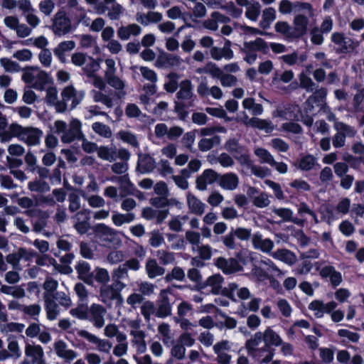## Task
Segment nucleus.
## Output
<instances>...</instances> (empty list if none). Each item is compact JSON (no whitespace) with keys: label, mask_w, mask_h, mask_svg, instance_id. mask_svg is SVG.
I'll list each match as a JSON object with an SVG mask.
<instances>
[{"label":"nucleus","mask_w":364,"mask_h":364,"mask_svg":"<svg viewBox=\"0 0 364 364\" xmlns=\"http://www.w3.org/2000/svg\"><path fill=\"white\" fill-rule=\"evenodd\" d=\"M156 257L160 262L164 265L171 264L175 260V256L173 252L160 250L156 252Z\"/></svg>","instance_id":"61"},{"label":"nucleus","mask_w":364,"mask_h":364,"mask_svg":"<svg viewBox=\"0 0 364 364\" xmlns=\"http://www.w3.org/2000/svg\"><path fill=\"white\" fill-rule=\"evenodd\" d=\"M275 9L272 7L267 8L262 12V19L259 22V26L262 28L267 29L270 26L271 23L275 20Z\"/></svg>","instance_id":"38"},{"label":"nucleus","mask_w":364,"mask_h":364,"mask_svg":"<svg viewBox=\"0 0 364 364\" xmlns=\"http://www.w3.org/2000/svg\"><path fill=\"white\" fill-rule=\"evenodd\" d=\"M28 188L33 192L46 193L50 190V186L44 181L35 180L28 183Z\"/></svg>","instance_id":"56"},{"label":"nucleus","mask_w":364,"mask_h":364,"mask_svg":"<svg viewBox=\"0 0 364 364\" xmlns=\"http://www.w3.org/2000/svg\"><path fill=\"white\" fill-rule=\"evenodd\" d=\"M25 328V325L21 323L10 322L0 325V331L2 333L8 335L10 333H22Z\"/></svg>","instance_id":"44"},{"label":"nucleus","mask_w":364,"mask_h":364,"mask_svg":"<svg viewBox=\"0 0 364 364\" xmlns=\"http://www.w3.org/2000/svg\"><path fill=\"white\" fill-rule=\"evenodd\" d=\"M95 232L98 238L105 242H111L116 237V231L103 223L97 225Z\"/></svg>","instance_id":"30"},{"label":"nucleus","mask_w":364,"mask_h":364,"mask_svg":"<svg viewBox=\"0 0 364 364\" xmlns=\"http://www.w3.org/2000/svg\"><path fill=\"white\" fill-rule=\"evenodd\" d=\"M107 311L105 307L98 304H92L88 309V318L97 328H101L105 323V316Z\"/></svg>","instance_id":"11"},{"label":"nucleus","mask_w":364,"mask_h":364,"mask_svg":"<svg viewBox=\"0 0 364 364\" xmlns=\"http://www.w3.org/2000/svg\"><path fill=\"white\" fill-rule=\"evenodd\" d=\"M316 162V159L314 156L306 155L298 161V167L302 171H310L314 167Z\"/></svg>","instance_id":"53"},{"label":"nucleus","mask_w":364,"mask_h":364,"mask_svg":"<svg viewBox=\"0 0 364 364\" xmlns=\"http://www.w3.org/2000/svg\"><path fill=\"white\" fill-rule=\"evenodd\" d=\"M242 105L244 109L251 111L253 115H260L263 112V107L260 104L255 102L252 97H247L243 100Z\"/></svg>","instance_id":"41"},{"label":"nucleus","mask_w":364,"mask_h":364,"mask_svg":"<svg viewBox=\"0 0 364 364\" xmlns=\"http://www.w3.org/2000/svg\"><path fill=\"white\" fill-rule=\"evenodd\" d=\"M77 334L89 342L95 344L97 350L101 353H109L112 349V344L110 341L106 339H101L87 331L80 330Z\"/></svg>","instance_id":"13"},{"label":"nucleus","mask_w":364,"mask_h":364,"mask_svg":"<svg viewBox=\"0 0 364 364\" xmlns=\"http://www.w3.org/2000/svg\"><path fill=\"white\" fill-rule=\"evenodd\" d=\"M235 159L237 161L242 168L245 170H250L254 165L252 161L250 159L249 151L247 149H245L239 154L235 155Z\"/></svg>","instance_id":"45"},{"label":"nucleus","mask_w":364,"mask_h":364,"mask_svg":"<svg viewBox=\"0 0 364 364\" xmlns=\"http://www.w3.org/2000/svg\"><path fill=\"white\" fill-rule=\"evenodd\" d=\"M228 290L231 294H235L241 300H247L251 296L250 291L247 287H240L235 283L229 284Z\"/></svg>","instance_id":"40"},{"label":"nucleus","mask_w":364,"mask_h":364,"mask_svg":"<svg viewBox=\"0 0 364 364\" xmlns=\"http://www.w3.org/2000/svg\"><path fill=\"white\" fill-rule=\"evenodd\" d=\"M245 123L247 126L264 130L267 133H269L275 129L274 125L270 120L262 119L257 117H252L250 119L247 118Z\"/></svg>","instance_id":"29"},{"label":"nucleus","mask_w":364,"mask_h":364,"mask_svg":"<svg viewBox=\"0 0 364 364\" xmlns=\"http://www.w3.org/2000/svg\"><path fill=\"white\" fill-rule=\"evenodd\" d=\"M54 350L59 358L67 361L73 360L77 356V353L68 348V345L63 341H58L54 343Z\"/></svg>","instance_id":"25"},{"label":"nucleus","mask_w":364,"mask_h":364,"mask_svg":"<svg viewBox=\"0 0 364 364\" xmlns=\"http://www.w3.org/2000/svg\"><path fill=\"white\" fill-rule=\"evenodd\" d=\"M186 202L188 210L191 213L198 215L204 213L205 204L190 192L186 193Z\"/></svg>","instance_id":"26"},{"label":"nucleus","mask_w":364,"mask_h":364,"mask_svg":"<svg viewBox=\"0 0 364 364\" xmlns=\"http://www.w3.org/2000/svg\"><path fill=\"white\" fill-rule=\"evenodd\" d=\"M92 129L96 134L105 138H110L112 135L109 127L101 122L93 123Z\"/></svg>","instance_id":"57"},{"label":"nucleus","mask_w":364,"mask_h":364,"mask_svg":"<svg viewBox=\"0 0 364 364\" xmlns=\"http://www.w3.org/2000/svg\"><path fill=\"white\" fill-rule=\"evenodd\" d=\"M300 87L305 89L307 92H313L316 86L309 77L308 73L301 72L299 75Z\"/></svg>","instance_id":"55"},{"label":"nucleus","mask_w":364,"mask_h":364,"mask_svg":"<svg viewBox=\"0 0 364 364\" xmlns=\"http://www.w3.org/2000/svg\"><path fill=\"white\" fill-rule=\"evenodd\" d=\"M261 6L258 2H250L246 7L245 17L250 21H256L260 14Z\"/></svg>","instance_id":"48"},{"label":"nucleus","mask_w":364,"mask_h":364,"mask_svg":"<svg viewBox=\"0 0 364 364\" xmlns=\"http://www.w3.org/2000/svg\"><path fill=\"white\" fill-rule=\"evenodd\" d=\"M225 149L235 156L247 148L245 146L241 145L237 139H230L225 142Z\"/></svg>","instance_id":"50"},{"label":"nucleus","mask_w":364,"mask_h":364,"mask_svg":"<svg viewBox=\"0 0 364 364\" xmlns=\"http://www.w3.org/2000/svg\"><path fill=\"white\" fill-rule=\"evenodd\" d=\"M78 277L87 284L92 282V273L90 264L86 262H80L75 267Z\"/></svg>","instance_id":"35"},{"label":"nucleus","mask_w":364,"mask_h":364,"mask_svg":"<svg viewBox=\"0 0 364 364\" xmlns=\"http://www.w3.org/2000/svg\"><path fill=\"white\" fill-rule=\"evenodd\" d=\"M52 30L58 36L65 35L71 31V22L64 12L59 11L55 14Z\"/></svg>","instance_id":"10"},{"label":"nucleus","mask_w":364,"mask_h":364,"mask_svg":"<svg viewBox=\"0 0 364 364\" xmlns=\"http://www.w3.org/2000/svg\"><path fill=\"white\" fill-rule=\"evenodd\" d=\"M126 284L120 281H115L112 284H103L100 289V298L105 304H110L113 300L122 299L121 291Z\"/></svg>","instance_id":"5"},{"label":"nucleus","mask_w":364,"mask_h":364,"mask_svg":"<svg viewBox=\"0 0 364 364\" xmlns=\"http://www.w3.org/2000/svg\"><path fill=\"white\" fill-rule=\"evenodd\" d=\"M95 11L97 14H104L107 11V15L110 20H118L124 12V8L118 3L109 7L100 4L95 7Z\"/></svg>","instance_id":"16"},{"label":"nucleus","mask_w":364,"mask_h":364,"mask_svg":"<svg viewBox=\"0 0 364 364\" xmlns=\"http://www.w3.org/2000/svg\"><path fill=\"white\" fill-rule=\"evenodd\" d=\"M26 360L22 364L31 363V364H46L44 351L40 345L27 343L25 346Z\"/></svg>","instance_id":"7"},{"label":"nucleus","mask_w":364,"mask_h":364,"mask_svg":"<svg viewBox=\"0 0 364 364\" xmlns=\"http://www.w3.org/2000/svg\"><path fill=\"white\" fill-rule=\"evenodd\" d=\"M98 156L106 161H114L117 154L114 148L107 147V146H101L97 151Z\"/></svg>","instance_id":"54"},{"label":"nucleus","mask_w":364,"mask_h":364,"mask_svg":"<svg viewBox=\"0 0 364 364\" xmlns=\"http://www.w3.org/2000/svg\"><path fill=\"white\" fill-rule=\"evenodd\" d=\"M0 64L6 72L16 73L20 69L19 65L16 62L6 58H1Z\"/></svg>","instance_id":"64"},{"label":"nucleus","mask_w":364,"mask_h":364,"mask_svg":"<svg viewBox=\"0 0 364 364\" xmlns=\"http://www.w3.org/2000/svg\"><path fill=\"white\" fill-rule=\"evenodd\" d=\"M220 176L212 169L205 170L203 174L196 180V188L200 191L207 189L208 185L219 181Z\"/></svg>","instance_id":"19"},{"label":"nucleus","mask_w":364,"mask_h":364,"mask_svg":"<svg viewBox=\"0 0 364 364\" xmlns=\"http://www.w3.org/2000/svg\"><path fill=\"white\" fill-rule=\"evenodd\" d=\"M277 306L284 317H289L292 313V308L289 302L284 299H279L277 301Z\"/></svg>","instance_id":"62"},{"label":"nucleus","mask_w":364,"mask_h":364,"mask_svg":"<svg viewBox=\"0 0 364 364\" xmlns=\"http://www.w3.org/2000/svg\"><path fill=\"white\" fill-rule=\"evenodd\" d=\"M311 18L306 11L296 12L293 21V31L295 38L304 35L307 31V26Z\"/></svg>","instance_id":"14"},{"label":"nucleus","mask_w":364,"mask_h":364,"mask_svg":"<svg viewBox=\"0 0 364 364\" xmlns=\"http://www.w3.org/2000/svg\"><path fill=\"white\" fill-rule=\"evenodd\" d=\"M338 304L336 301H331L324 303L321 300L316 299L309 304V309L314 313L317 318H323L325 314H329L336 309Z\"/></svg>","instance_id":"9"},{"label":"nucleus","mask_w":364,"mask_h":364,"mask_svg":"<svg viewBox=\"0 0 364 364\" xmlns=\"http://www.w3.org/2000/svg\"><path fill=\"white\" fill-rule=\"evenodd\" d=\"M179 88L180 90L176 94L178 99L188 100L191 98L193 95V87L190 80H184L181 81L179 85Z\"/></svg>","instance_id":"39"},{"label":"nucleus","mask_w":364,"mask_h":364,"mask_svg":"<svg viewBox=\"0 0 364 364\" xmlns=\"http://www.w3.org/2000/svg\"><path fill=\"white\" fill-rule=\"evenodd\" d=\"M320 275L324 278L329 277L331 284L334 287L338 286L343 280L341 274L332 266L323 267L320 271Z\"/></svg>","instance_id":"31"},{"label":"nucleus","mask_w":364,"mask_h":364,"mask_svg":"<svg viewBox=\"0 0 364 364\" xmlns=\"http://www.w3.org/2000/svg\"><path fill=\"white\" fill-rule=\"evenodd\" d=\"M223 283V277L219 274H216L209 277L203 284L202 287H209L211 288V292L213 294H218L220 291Z\"/></svg>","instance_id":"36"},{"label":"nucleus","mask_w":364,"mask_h":364,"mask_svg":"<svg viewBox=\"0 0 364 364\" xmlns=\"http://www.w3.org/2000/svg\"><path fill=\"white\" fill-rule=\"evenodd\" d=\"M73 227L80 234H85L90 229V210L83 209L77 212L73 217Z\"/></svg>","instance_id":"12"},{"label":"nucleus","mask_w":364,"mask_h":364,"mask_svg":"<svg viewBox=\"0 0 364 364\" xmlns=\"http://www.w3.org/2000/svg\"><path fill=\"white\" fill-rule=\"evenodd\" d=\"M235 159L237 161L242 168L245 170H250L254 165L252 161L250 159L249 151L247 149H245L239 154L235 155Z\"/></svg>","instance_id":"46"},{"label":"nucleus","mask_w":364,"mask_h":364,"mask_svg":"<svg viewBox=\"0 0 364 364\" xmlns=\"http://www.w3.org/2000/svg\"><path fill=\"white\" fill-rule=\"evenodd\" d=\"M63 101L72 100V107H75L84 98L83 91H77L73 86L66 87L61 93Z\"/></svg>","instance_id":"20"},{"label":"nucleus","mask_w":364,"mask_h":364,"mask_svg":"<svg viewBox=\"0 0 364 364\" xmlns=\"http://www.w3.org/2000/svg\"><path fill=\"white\" fill-rule=\"evenodd\" d=\"M6 342L7 350L11 355V358H20L21 356V350L16 337L12 335H9L6 338Z\"/></svg>","instance_id":"37"},{"label":"nucleus","mask_w":364,"mask_h":364,"mask_svg":"<svg viewBox=\"0 0 364 364\" xmlns=\"http://www.w3.org/2000/svg\"><path fill=\"white\" fill-rule=\"evenodd\" d=\"M271 256L279 261L291 266L297 261L296 255L287 249H278L275 252L271 253Z\"/></svg>","instance_id":"27"},{"label":"nucleus","mask_w":364,"mask_h":364,"mask_svg":"<svg viewBox=\"0 0 364 364\" xmlns=\"http://www.w3.org/2000/svg\"><path fill=\"white\" fill-rule=\"evenodd\" d=\"M268 50V44L261 38L245 42L242 48V53L245 55L244 60L250 65L256 61L257 58V52L267 53Z\"/></svg>","instance_id":"3"},{"label":"nucleus","mask_w":364,"mask_h":364,"mask_svg":"<svg viewBox=\"0 0 364 364\" xmlns=\"http://www.w3.org/2000/svg\"><path fill=\"white\" fill-rule=\"evenodd\" d=\"M254 153L259 159L261 163L269 165L274 164V156L267 149L257 148L255 149Z\"/></svg>","instance_id":"59"},{"label":"nucleus","mask_w":364,"mask_h":364,"mask_svg":"<svg viewBox=\"0 0 364 364\" xmlns=\"http://www.w3.org/2000/svg\"><path fill=\"white\" fill-rule=\"evenodd\" d=\"M75 47L73 41H65L60 43L53 50V53L60 61L64 62L65 60V53L72 50Z\"/></svg>","instance_id":"33"},{"label":"nucleus","mask_w":364,"mask_h":364,"mask_svg":"<svg viewBox=\"0 0 364 364\" xmlns=\"http://www.w3.org/2000/svg\"><path fill=\"white\" fill-rule=\"evenodd\" d=\"M91 95L95 102H101L107 107L113 106L112 99L109 96L96 90H92Z\"/></svg>","instance_id":"58"},{"label":"nucleus","mask_w":364,"mask_h":364,"mask_svg":"<svg viewBox=\"0 0 364 364\" xmlns=\"http://www.w3.org/2000/svg\"><path fill=\"white\" fill-rule=\"evenodd\" d=\"M145 269L150 279H154L165 273V269L159 266L157 262L154 259H149L146 261Z\"/></svg>","instance_id":"34"},{"label":"nucleus","mask_w":364,"mask_h":364,"mask_svg":"<svg viewBox=\"0 0 364 364\" xmlns=\"http://www.w3.org/2000/svg\"><path fill=\"white\" fill-rule=\"evenodd\" d=\"M43 299L45 301V310L48 319L53 321L56 319L60 314V309L58 305L54 301L53 295L49 293L43 294Z\"/></svg>","instance_id":"21"},{"label":"nucleus","mask_w":364,"mask_h":364,"mask_svg":"<svg viewBox=\"0 0 364 364\" xmlns=\"http://www.w3.org/2000/svg\"><path fill=\"white\" fill-rule=\"evenodd\" d=\"M331 40L338 47L340 52L344 53L352 52L358 46L357 41L340 32L333 33Z\"/></svg>","instance_id":"8"},{"label":"nucleus","mask_w":364,"mask_h":364,"mask_svg":"<svg viewBox=\"0 0 364 364\" xmlns=\"http://www.w3.org/2000/svg\"><path fill=\"white\" fill-rule=\"evenodd\" d=\"M187 215H174L172 216L168 221V227L170 230L175 232H181L182 230L183 225L188 220Z\"/></svg>","instance_id":"47"},{"label":"nucleus","mask_w":364,"mask_h":364,"mask_svg":"<svg viewBox=\"0 0 364 364\" xmlns=\"http://www.w3.org/2000/svg\"><path fill=\"white\" fill-rule=\"evenodd\" d=\"M24 82L31 84L37 90H43L49 82L50 77L47 73L37 67L28 68L22 77Z\"/></svg>","instance_id":"4"},{"label":"nucleus","mask_w":364,"mask_h":364,"mask_svg":"<svg viewBox=\"0 0 364 364\" xmlns=\"http://www.w3.org/2000/svg\"><path fill=\"white\" fill-rule=\"evenodd\" d=\"M333 127L335 130L346 137H353L356 134V130L353 127L341 122H336Z\"/></svg>","instance_id":"43"},{"label":"nucleus","mask_w":364,"mask_h":364,"mask_svg":"<svg viewBox=\"0 0 364 364\" xmlns=\"http://www.w3.org/2000/svg\"><path fill=\"white\" fill-rule=\"evenodd\" d=\"M279 11L283 14H287L291 12L295 14L296 12L306 11L310 17L316 16L315 9L308 2L296 1L291 3L288 0H282L279 3Z\"/></svg>","instance_id":"6"},{"label":"nucleus","mask_w":364,"mask_h":364,"mask_svg":"<svg viewBox=\"0 0 364 364\" xmlns=\"http://www.w3.org/2000/svg\"><path fill=\"white\" fill-rule=\"evenodd\" d=\"M105 79L109 85L117 90H122L125 87L124 82L116 74L105 77Z\"/></svg>","instance_id":"63"},{"label":"nucleus","mask_w":364,"mask_h":364,"mask_svg":"<svg viewBox=\"0 0 364 364\" xmlns=\"http://www.w3.org/2000/svg\"><path fill=\"white\" fill-rule=\"evenodd\" d=\"M1 291L3 294L12 296L17 299L23 298L26 296L25 290L20 286L2 285L1 287Z\"/></svg>","instance_id":"42"},{"label":"nucleus","mask_w":364,"mask_h":364,"mask_svg":"<svg viewBox=\"0 0 364 364\" xmlns=\"http://www.w3.org/2000/svg\"><path fill=\"white\" fill-rule=\"evenodd\" d=\"M81 127L82 124L77 119H72L69 125L63 120H56L53 123L52 130L60 135L63 143H70L75 139H81L84 137Z\"/></svg>","instance_id":"2"},{"label":"nucleus","mask_w":364,"mask_h":364,"mask_svg":"<svg viewBox=\"0 0 364 364\" xmlns=\"http://www.w3.org/2000/svg\"><path fill=\"white\" fill-rule=\"evenodd\" d=\"M43 132L33 127H23L18 123H11L5 132H0V141L6 143L16 137L28 146H37L41 143Z\"/></svg>","instance_id":"1"},{"label":"nucleus","mask_w":364,"mask_h":364,"mask_svg":"<svg viewBox=\"0 0 364 364\" xmlns=\"http://www.w3.org/2000/svg\"><path fill=\"white\" fill-rule=\"evenodd\" d=\"M156 316L159 318H165L171 314L172 306L170 303L168 291L164 289L161 291L159 299L156 301Z\"/></svg>","instance_id":"15"},{"label":"nucleus","mask_w":364,"mask_h":364,"mask_svg":"<svg viewBox=\"0 0 364 364\" xmlns=\"http://www.w3.org/2000/svg\"><path fill=\"white\" fill-rule=\"evenodd\" d=\"M135 218L133 213H129L126 214L114 213L112 216V220L116 226H122L124 224L132 222Z\"/></svg>","instance_id":"51"},{"label":"nucleus","mask_w":364,"mask_h":364,"mask_svg":"<svg viewBox=\"0 0 364 364\" xmlns=\"http://www.w3.org/2000/svg\"><path fill=\"white\" fill-rule=\"evenodd\" d=\"M274 28L277 32L284 35L286 38L289 39L295 38L293 28L289 26V24L287 22L278 21L275 24Z\"/></svg>","instance_id":"49"},{"label":"nucleus","mask_w":364,"mask_h":364,"mask_svg":"<svg viewBox=\"0 0 364 364\" xmlns=\"http://www.w3.org/2000/svg\"><path fill=\"white\" fill-rule=\"evenodd\" d=\"M220 143V137L215 136L210 139L203 138L198 142V148L202 151H207L212 149L215 144Z\"/></svg>","instance_id":"60"},{"label":"nucleus","mask_w":364,"mask_h":364,"mask_svg":"<svg viewBox=\"0 0 364 364\" xmlns=\"http://www.w3.org/2000/svg\"><path fill=\"white\" fill-rule=\"evenodd\" d=\"M211 58L215 60H220L223 58L230 60L233 58L234 53L230 48V41H226L223 48L212 47L210 50Z\"/></svg>","instance_id":"22"},{"label":"nucleus","mask_w":364,"mask_h":364,"mask_svg":"<svg viewBox=\"0 0 364 364\" xmlns=\"http://www.w3.org/2000/svg\"><path fill=\"white\" fill-rule=\"evenodd\" d=\"M239 178L234 173H228L219 177V185L225 190L233 191L237 188Z\"/></svg>","instance_id":"28"},{"label":"nucleus","mask_w":364,"mask_h":364,"mask_svg":"<svg viewBox=\"0 0 364 364\" xmlns=\"http://www.w3.org/2000/svg\"><path fill=\"white\" fill-rule=\"evenodd\" d=\"M264 343L266 348L270 346H279L282 343V339L279 335L270 327L264 331Z\"/></svg>","instance_id":"32"},{"label":"nucleus","mask_w":364,"mask_h":364,"mask_svg":"<svg viewBox=\"0 0 364 364\" xmlns=\"http://www.w3.org/2000/svg\"><path fill=\"white\" fill-rule=\"evenodd\" d=\"M252 243L255 249L265 253H269L274 247L273 241L268 238H263L259 232H256L252 235Z\"/></svg>","instance_id":"24"},{"label":"nucleus","mask_w":364,"mask_h":364,"mask_svg":"<svg viewBox=\"0 0 364 364\" xmlns=\"http://www.w3.org/2000/svg\"><path fill=\"white\" fill-rule=\"evenodd\" d=\"M141 28L136 23L122 26L117 29V36L122 41H127L131 37L137 36L141 33Z\"/></svg>","instance_id":"23"},{"label":"nucleus","mask_w":364,"mask_h":364,"mask_svg":"<svg viewBox=\"0 0 364 364\" xmlns=\"http://www.w3.org/2000/svg\"><path fill=\"white\" fill-rule=\"evenodd\" d=\"M215 264L223 273L227 274H233L242 269L239 262L233 258L219 257L217 259Z\"/></svg>","instance_id":"17"},{"label":"nucleus","mask_w":364,"mask_h":364,"mask_svg":"<svg viewBox=\"0 0 364 364\" xmlns=\"http://www.w3.org/2000/svg\"><path fill=\"white\" fill-rule=\"evenodd\" d=\"M82 198L88 203V205L93 208H102L105 205V199L98 195H87L82 193Z\"/></svg>","instance_id":"52"},{"label":"nucleus","mask_w":364,"mask_h":364,"mask_svg":"<svg viewBox=\"0 0 364 364\" xmlns=\"http://www.w3.org/2000/svg\"><path fill=\"white\" fill-rule=\"evenodd\" d=\"M274 117H281L286 120H299V108L297 105H290L287 107L277 109L273 112Z\"/></svg>","instance_id":"18"}]
</instances>
